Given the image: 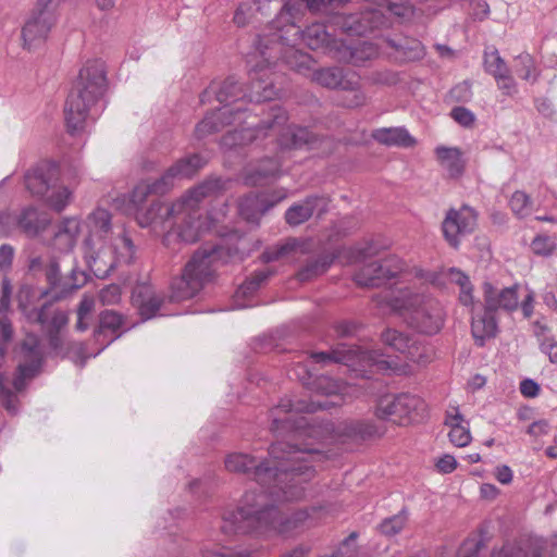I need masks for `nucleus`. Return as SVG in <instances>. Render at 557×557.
I'll use <instances>...</instances> for the list:
<instances>
[{
	"mask_svg": "<svg viewBox=\"0 0 557 557\" xmlns=\"http://www.w3.org/2000/svg\"><path fill=\"white\" fill-rule=\"evenodd\" d=\"M312 388L318 395L331 397V400L319 399L307 403L304 399H281L270 417L271 429L275 433L286 432L290 441L277 442L270 447V459L257 463L249 455L242 453L230 454L225 458V468L231 472L247 473L253 470L257 483L264 488L259 495L247 492L236 510H226L222 517L221 531L226 535L256 532L259 534H287L308 519L307 511L284 515L269 504L299 499L304 496V484L314 475L313 462L321 458L315 443L329 438L352 436L362 437L375 435L372 428L363 429V424L338 426L322 424L318 418L306 416L318 409H329L338 406L347 395L348 386L329 376H318L312 382Z\"/></svg>",
	"mask_w": 557,
	"mask_h": 557,
	"instance_id": "obj_1",
	"label": "nucleus"
},
{
	"mask_svg": "<svg viewBox=\"0 0 557 557\" xmlns=\"http://www.w3.org/2000/svg\"><path fill=\"white\" fill-rule=\"evenodd\" d=\"M301 18V4L297 0H285L265 32L258 36L257 49L264 62L274 65L281 60L290 70L307 74L314 61L310 54L295 48L299 40L308 48L322 50L335 59V49L339 48L342 40L333 38L321 23L300 30L298 23Z\"/></svg>",
	"mask_w": 557,
	"mask_h": 557,
	"instance_id": "obj_2",
	"label": "nucleus"
},
{
	"mask_svg": "<svg viewBox=\"0 0 557 557\" xmlns=\"http://www.w3.org/2000/svg\"><path fill=\"white\" fill-rule=\"evenodd\" d=\"M220 187V180L206 181L172 205L157 201L146 210L139 209L134 214L141 227H151L156 233L163 231L172 222V230L163 237L165 245L170 244L174 234L185 243H194L211 226V222L202 218L199 203L202 199L212 196Z\"/></svg>",
	"mask_w": 557,
	"mask_h": 557,
	"instance_id": "obj_3",
	"label": "nucleus"
},
{
	"mask_svg": "<svg viewBox=\"0 0 557 557\" xmlns=\"http://www.w3.org/2000/svg\"><path fill=\"white\" fill-rule=\"evenodd\" d=\"M251 64L250 76L252 79L251 89L246 94L234 77L226 78L219 86L212 84L210 91L216 95V100L221 107L205 116L196 126L198 137H205L214 132H219L228 124H242V115L246 112L247 99L249 102L269 101L276 97L277 92L272 87V83H265L263 77H268L271 71V63H267L260 57L258 49L248 60Z\"/></svg>",
	"mask_w": 557,
	"mask_h": 557,
	"instance_id": "obj_4",
	"label": "nucleus"
},
{
	"mask_svg": "<svg viewBox=\"0 0 557 557\" xmlns=\"http://www.w3.org/2000/svg\"><path fill=\"white\" fill-rule=\"evenodd\" d=\"M111 213L102 208L91 211L85 219L87 230L84 255L96 271H110L121 264H129L136 248L123 227L113 226Z\"/></svg>",
	"mask_w": 557,
	"mask_h": 557,
	"instance_id": "obj_5",
	"label": "nucleus"
},
{
	"mask_svg": "<svg viewBox=\"0 0 557 557\" xmlns=\"http://www.w3.org/2000/svg\"><path fill=\"white\" fill-rule=\"evenodd\" d=\"M384 302L408 326L421 334L434 335L444 326L446 314L443 306L416 284L391 290Z\"/></svg>",
	"mask_w": 557,
	"mask_h": 557,
	"instance_id": "obj_6",
	"label": "nucleus"
},
{
	"mask_svg": "<svg viewBox=\"0 0 557 557\" xmlns=\"http://www.w3.org/2000/svg\"><path fill=\"white\" fill-rule=\"evenodd\" d=\"M106 87L104 63L101 60L87 61L64 107L66 126L71 133L83 129L91 107L103 96Z\"/></svg>",
	"mask_w": 557,
	"mask_h": 557,
	"instance_id": "obj_7",
	"label": "nucleus"
},
{
	"mask_svg": "<svg viewBox=\"0 0 557 557\" xmlns=\"http://www.w3.org/2000/svg\"><path fill=\"white\" fill-rule=\"evenodd\" d=\"M270 116V120L263 121L261 124L253 125V123H250L248 127L235 128L228 132L223 136L221 145L226 149H233L252 143L261 134L268 136V132L278 134V146L281 149L299 148L311 141V133L306 127H282L287 117L285 111L281 108H271Z\"/></svg>",
	"mask_w": 557,
	"mask_h": 557,
	"instance_id": "obj_8",
	"label": "nucleus"
},
{
	"mask_svg": "<svg viewBox=\"0 0 557 557\" xmlns=\"http://www.w3.org/2000/svg\"><path fill=\"white\" fill-rule=\"evenodd\" d=\"M240 248L234 250L224 246L203 247L196 251L190 261L186 264L181 277L172 283V298L177 301L186 300L196 296L202 286L210 282L214 273V263L222 260L224 255L234 257L239 253Z\"/></svg>",
	"mask_w": 557,
	"mask_h": 557,
	"instance_id": "obj_9",
	"label": "nucleus"
},
{
	"mask_svg": "<svg viewBox=\"0 0 557 557\" xmlns=\"http://www.w3.org/2000/svg\"><path fill=\"white\" fill-rule=\"evenodd\" d=\"M386 13L397 18H409L413 15L412 5L406 0H381L377 9H367L359 13L336 15L334 25L348 35L362 36L387 24Z\"/></svg>",
	"mask_w": 557,
	"mask_h": 557,
	"instance_id": "obj_10",
	"label": "nucleus"
},
{
	"mask_svg": "<svg viewBox=\"0 0 557 557\" xmlns=\"http://www.w3.org/2000/svg\"><path fill=\"white\" fill-rule=\"evenodd\" d=\"M315 363L326 366L333 362L344 363L357 370L356 367L374 369L382 373L406 374L407 366H399L394 360L386 358L375 350L344 349L338 347L329 352H315L311 355Z\"/></svg>",
	"mask_w": 557,
	"mask_h": 557,
	"instance_id": "obj_11",
	"label": "nucleus"
},
{
	"mask_svg": "<svg viewBox=\"0 0 557 557\" xmlns=\"http://www.w3.org/2000/svg\"><path fill=\"white\" fill-rule=\"evenodd\" d=\"M424 401L411 394L386 395L380 398L376 416L399 425H406L419 420L424 411Z\"/></svg>",
	"mask_w": 557,
	"mask_h": 557,
	"instance_id": "obj_12",
	"label": "nucleus"
},
{
	"mask_svg": "<svg viewBox=\"0 0 557 557\" xmlns=\"http://www.w3.org/2000/svg\"><path fill=\"white\" fill-rule=\"evenodd\" d=\"M414 277L423 283H429L437 288L445 289L449 285L459 287L458 300L465 307L474 306L473 285L470 277L457 268L442 269L437 272H429L414 269Z\"/></svg>",
	"mask_w": 557,
	"mask_h": 557,
	"instance_id": "obj_13",
	"label": "nucleus"
},
{
	"mask_svg": "<svg viewBox=\"0 0 557 557\" xmlns=\"http://www.w3.org/2000/svg\"><path fill=\"white\" fill-rule=\"evenodd\" d=\"M61 0H38V11L29 16L22 29L25 49L32 51L45 42L54 22L50 7H54Z\"/></svg>",
	"mask_w": 557,
	"mask_h": 557,
	"instance_id": "obj_14",
	"label": "nucleus"
},
{
	"mask_svg": "<svg viewBox=\"0 0 557 557\" xmlns=\"http://www.w3.org/2000/svg\"><path fill=\"white\" fill-rule=\"evenodd\" d=\"M17 359L18 364L13 386L20 392L25 387L27 380L39 373L42 364L44 355L37 336H26L17 352Z\"/></svg>",
	"mask_w": 557,
	"mask_h": 557,
	"instance_id": "obj_15",
	"label": "nucleus"
},
{
	"mask_svg": "<svg viewBox=\"0 0 557 557\" xmlns=\"http://www.w3.org/2000/svg\"><path fill=\"white\" fill-rule=\"evenodd\" d=\"M476 226V213L468 207L450 209L442 223V231L447 243L457 248L463 236L472 233Z\"/></svg>",
	"mask_w": 557,
	"mask_h": 557,
	"instance_id": "obj_16",
	"label": "nucleus"
},
{
	"mask_svg": "<svg viewBox=\"0 0 557 557\" xmlns=\"http://www.w3.org/2000/svg\"><path fill=\"white\" fill-rule=\"evenodd\" d=\"M403 270L404 262L398 257L393 256L362 267L354 278L360 286L377 287L385 281L397 276Z\"/></svg>",
	"mask_w": 557,
	"mask_h": 557,
	"instance_id": "obj_17",
	"label": "nucleus"
},
{
	"mask_svg": "<svg viewBox=\"0 0 557 557\" xmlns=\"http://www.w3.org/2000/svg\"><path fill=\"white\" fill-rule=\"evenodd\" d=\"M312 82L329 89H356L358 87V75L352 72H344L337 66L313 70V64L307 74Z\"/></svg>",
	"mask_w": 557,
	"mask_h": 557,
	"instance_id": "obj_18",
	"label": "nucleus"
},
{
	"mask_svg": "<svg viewBox=\"0 0 557 557\" xmlns=\"http://www.w3.org/2000/svg\"><path fill=\"white\" fill-rule=\"evenodd\" d=\"M287 197L286 189H280L271 197L264 194H251L243 198L238 205L239 214L250 223H257L259 219L273 206Z\"/></svg>",
	"mask_w": 557,
	"mask_h": 557,
	"instance_id": "obj_19",
	"label": "nucleus"
},
{
	"mask_svg": "<svg viewBox=\"0 0 557 557\" xmlns=\"http://www.w3.org/2000/svg\"><path fill=\"white\" fill-rule=\"evenodd\" d=\"M382 341L389 348L406 355L407 359L412 362L424 363L426 361L425 347L403 332L386 330L382 334Z\"/></svg>",
	"mask_w": 557,
	"mask_h": 557,
	"instance_id": "obj_20",
	"label": "nucleus"
},
{
	"mask_svg": "<svg viewBox=\"0 0 557 557\" xmlns=\"http://www.w3.org/2000/svg\"><path fill=\"white\" fill-rule=\"evenodd\" d=\"M57 177V168L53 163L42 162L29 169L24 176L26 188L38 197H44L49 190L50 185Z\"/></svg>",
	"mask_w": 557,
	"mask_h": 557,
	"instance_id": "obj_21",
	"label": "nucleus"
},
{
	"mask_svg": "<svg viewBox=\"0 0 557 557\" xmlns=\"http://www.w3.org/2000/svg\"><path fill=\"white\" fill-rule=\"evenodd\" d=\"M484 305L488 310L494 312L498 309L506 311H513L518 308L519 298L517 294V286L505 287L498 289L491 283L483 284Z\"/></svg>",
	"mask_w": 557,
	"mask_h": 557,
	"instance_id": "obj_22",
	"label": "nucleus"
},
{
	"mask_svg": "<svg viewBox=\"0 0 557 557\" xmlns=\"http://www.w3.org/2000/svg\"><path fill=\"white\" fill-rule=\"evenodd\" d=\"M132 299L145 320L154 317L163 301L152 285L148 283L138 284L133 290Z\"/></svg>",
	"mask_w": 557,
	"mask_h": 557,
	"instance_id": "obj_23",
	"label": "nucleus"
},
{
	"mask_svg": "<svg viewBox=\"0 0 557 557\" xmlns=\"http://www.w3.org/2000/svg\"><path fill=\"white\" fill-rule=\"evenodd\" d=\"M206 163L207 160L199 154L183 158L161 176V182L170 189L175 181L194 176Z\"/></svg>",
	"mask_w": 557,
	"mask_h": 557,
	"instance_id": "obj_24",
	"label": "nucleus"
},
{
	"mask_svg": "<svg viewBox=\"0 0 557 557\" xmlns=\"http://www.w3.org/2000/svg\"><path fill=\"white\" fill-rule=\"evenodd\" d=\"M470 308L472 310V336L479 346H483L485 341L494 337L497 332V322L494 315V311L488 310L485 305L484 309L479 312H473V307Z\"/></svg>",
	"mask_w": 557,
	"mask_h": 557,
	"instance_id": "obj_25",
	"label": "nucleus"
},
{
	"mask_svg": "<svg viewBox=\"0 0 557 557\" xmlns=\"http://www.w3.org/2000/svg\"><path fill=\"white\" fill-rule=\"evenodd\" d=\"M79 232L81 221L77 218H64L53 236L54 248L63 252L71 251L76 245Z\"/></svg>",
	"mask_w": 557,
	"mask_h": 557,
	"instance_id": "obj_26",
	"label": "nucleus"
},
{
	"mask_svg": "<svg viewBox=\"0 0 557 557\" xmlns=\"http://www.w3.org/2000/svg\"><path fill=\"white\" fill-rule=\"evenodd\" d=\"M376 54L377 49L372 44L366 41L352 47L342 40L339 48L335 49V60L354 65H361L364 61L374 58Z\"/></svg>",
	"mask_w": 557,
	"mask_h": 557,
	"instance_id": "obj_27",
	"label": "nucleus"
},
{
	"mask_svg": "<svg viewBox=\"0 0 557 557\" xmlns=\"http://www.w3.org/2000/svg\"><path fill=\"white\" fill-rule=\"evenodd\" d=\"M326 200L322 197H308L302 202L292 206L285 213L286 222L289 225H299L309 220L314 211L319 209L320 212L325 210Z\"/></svg>",
	"mask_w": 557,
	"mask_h": 557,
	"instance_id": "obj_28",
	"label": "nucleus"
},
{
	"mask_svg": "<svg viewBox=\"0 0 557 557\" xmlns=\"http://www.w3.org/2000/svg\"><path fill=\"white\" fill-rule=\"evenodd\" d=\"M436 160L449 177H459L465 170L462 152L457 147L437 146L434 149Z\"/></svg>",
	"mask_w": 557,
	"mask_h": 557,
	"instance_id": "obj_29",
	"label": "nucleus"
},
{
	"mask_svg": "<svg viewBox=\"0 0 557 557\" xmlns=\"http://www.w3.org/2000/svg\"><path fill=\"white\" fill-rule=\"evenodd\" d=\"M18 227L29 237H35L44 232L51 220L47 213L40 212L34 207H27L18 214Z\"/></svg>",
	"mask_w": 557,
	"mask_h": 557,
	"instance_id": "obj_30",
	"label": "nucleus"
},
{
	"mask_svg": "<svg viewBox=\"0 0 557 557\" xmlns=\"http://www.w3.org/2000/svg\"><path fill=\"white\" fill-rule=\"evenodd\" d=\"M373 138L386 146L412 147L416 139L404 127L379 128L372 134Z\"/></svg>",
	"mask_w": 557,
	"mask_h": 557,
	"instance_id": "obj_31",
	"label": "nucleus"
},
{
	"mask_svg": "<svg viewBox=\"0 0 557 557\" xmlns=\"http://www.w3.org/2000/svg\"><path fill=\"white\" fill-rule=\"evenodd\" d=\"M169 189L165 184H162L161 177L153 182H141L135 186L131 194V205L134 213L141 209V205L145 202L146 198L150 194H164Z\"/></svg>",
	"mask_w": 557,
	"mask_h": 557,
	"instance_id": "obj_32",
	"label": "nucleus"
},
{
	"mask_svg": "<svg viewBox=\"0 0 557 557\" xmlns=\"http://www.w3.org/2000/svg\"><path fill=\"white\" fill-rule=\"evenodd\" d=\"M42 198L49 208L55 212H62L73 199V189L65 185L52 183L50 190Z\"/></svg>",
	"mask_w": 557,
	"mask_h": 557,
	"instance_id": "obj_33",
	"label": "nucleus"
},
{
	"mask_svg": "<svg viewBox=\"0 0 557 557\" xmlns=\"http://www.w3.org/2000/svg\"><path fill=\"white\" fill-rule=\"evenodd\" d=\"M280 173V163L276 160L265 159L253 172L246 175L245 181L250 185L262 184L263 181L274 177Z\"/></svg>",
	"mask_w": 557,
	"mask_h": 557,
	"instance_id": "obj_34",
	"label": "nucleus"
},
{
	"mask_svg": "<svg viewBox=\"0 0 557 557\" xmlns=\"http://www.w3.org/2000/svg\"><path fill=\"white\" fill-rule=\"evenodd\" d=\"M513 70L524 81L534 83L537 79L535 61L529 53H521L515 58Z\"/></svg>",
	"mask_w": 557,
	"mask_h": 557,
	"instance_id": "obj_35",
	"label": "nucleus"
},
{
	"mask_svg": "<svg viewBox=\"0 0 557 557\" xmlns=\"http://www.w3.org/2000/svg\"><path fill=\"white\" fill-rule=\"evenodd\" d=\"M271 4V1H264L261 3V0H253V4L251 3H242L234 14V22L238 26H245L250 17L253 15V12H260L262 15L264 14V10Z\"/></svg>",
	"mask_w": 557,
	"mask_h": 557,
	"instance_id": "obj_36",
	"label": "nucleus"
},
{
	"mask_svg": "<svg viewBox=\"0 0 557 557\" xmlns=\"http://www.w3.org/2000/svg\"><path fill=\"white\" fill-rule=\"evenodd\" d=\"M509 206L512 212L520 216H528L532 212V201L530 197L521 190H517L512 194Z\"/></svg>",
	"mask_w": 557,
	"mask_h": 557,
	"instance_id": "obj_37",
	"label": "nucleus"
},
{
	"mask_svg": "<svg viewBox=\"0 0 557 557\" xmlns=\"http://www.w3.org/2000/svg\"><path fill=\"white\" fill-rule=\"evenodd\" d=\"M272 273L268 270L256 272L249 280H247L236 292V296H247L257 290L260 285L268 280Z\"/></svg>",
	"mask_w": 557,
	"mask_h": 557,
	"instance_id": "obj_38",
	"label": "nucleus"
},
{
	"mask_svg": "<svg viewBox=\"0 0 557 557\" xmlns=\"http://www.w3.org/2000/svg\"><path fill=\"white\" fill-rule=\"evenodd\" d=\"M484 64L486 72L493 75L494 78L509 71L507 64L505 63V61L502 59L497 51L486 53Z\"/></svg>",
	"mask_w": 557,
	"mask_h": 557,
	"instance_id": "obj_39",
	"label": "nucleus"
},
{
	"mask_svg": "<svg viewBox=\"0 0 557 557\" xmlns=\"http://www.w3.org/2000/svg\"><path fill=\"white\" fill-rule=\"evenodd\" d=\"M332 260L326 258L318 259L309 262L299 273L298 277L300 281L310 280L312 276L322 274L330 267Z\"/></svg>",
	"mask_w": 557,
	"mask_h": 557,
	"instance_id": "obj_40",
	"label": "nucleus"
},
{
	"mask_svg": "<svg viewBox=\"0 0 557 557\" xmlns=\"http://www.w3.org/2000/svg\"><path fill=\"white\" fill-rule=\"evenodd\" d=\"M122 325V317L114 311H104L100 317V326L98 333L106 331H117Z\"/></svg>",
	"mask_w": 557,
	"mask_h": 557,
	"instance_id": "obj_41",
	"label": "nucleus"
},
{
	"mask_svg": "<svg viewBox=\"0 0 557 557\" xmlns=\"http://www.w3.org/2000/svg\"><path fill=\"white\" fill-rule=\"evenodd\" d=\"M406 516L403 513H399L397 516H394L389 519L384 520L381 523V531L382 533L386 535H395L398 532H400L406 523Z\"/></svg>",
	"mask_w": 557,
	"mask_h": 557,
	"instance_id": "obj_42",
	"label": "nucleus"
},
{
	"mask_svg": "<svg viewBox=\"0 0 557 557\" xmlns=\"http://www.w3.org/2000/svg\"><path fill=\"white\" fill-rule=\"evenodd\" d=\"M122 290L121 287L116 284L108 285L102 288L99 293V299L102 305L110 306L115 305L121 300Z\"/></svg>",
	"mask_w": 557,
	"mask_h": 557,
	"instance_id": "obj_43",
	"label": "nucleus"
},
{
	"mask_svg": "<svg viewBox=\"0 0 557 557\" xmlns=\"http://www.w3.org/2000/svg\"><path fill=\"white\" fill-rule=\"evenodd\" d=\"M449 441L457 447H465L471 442V434L466 425H460L450 429Z\"/></svg>",
	"mask_w": 557,
	"mask_h": 557,
	"instance_id": "obj_44",
	"label": "nucleus"
},
{
	"mask_svg": "<svg viewBox=\"0 0 557 557\" xmlns=\"http://www.w3.org/2000/svg\"><path fill=\"white\" fill-rule=\"evenodd\" d=\"M531 249L539 256H549L555 249V243L547 236H536L531 243Z\"/></svg>",
	"mask_w": 557,
	"mask_h": 557,
	"instance_id": "obj_45",
	"label": "nucleus"
},
{
	"mask_svg": "<svg viewBox=\"0 0 557 557\" xmlns=\"http://www.w3.org/2000/svg\"><path fill=\"white\" fill-rule=\"evenodd\" d=\"M202 557H248L249 552L244 549L236 553L228 552L225 547H208L201 550Z\"/></svg>",
	"mask_w": 557,
	"mask_h": 557,
	"instance_id": "obj_46",
	"label": "nucleus"
},
{
	"mask_svg": "<svg viewBox=\"0 0 557 557\" xmlns=\"http://www.w3.org/2000/svg\"><path fill=\"white\" fill-rule=\"evenodd\" d=\"M18 214L11 211H3L0 213V230L3 234L8 235L18 227Z\"/></svg>",
	"mask_w": 557,
	"mask_h": 557,
	"instance_id": "obj_47",
	"label": "nucleus"
},
{
	"mask_svg": "<svg viewBox=\"0 0 557 557\" xmlns=\"http://www.w3.org/2000/svg\"><path fill=\"white\" fill-rule=\"evenodd\" d=\"M450 115L458 124L465 127L471 126L475 121L474 114L463 107L453 109Z\"/></svg>",
	"mask_w": 557,
	"mask_h": 557,
	"instance_id": "obj_48",
	"label": "nucleus"
},
{
	"mask_svg": "<svg viewBox=\"0 0 557 557\" xmlns=\"http://www.w3.org/2000/svg\"><path fill=\"white\" fill-rule=\"evenodd\" d=\"M24 293H27V290L22 289L20 292V308L27 315L28 320L37 322L44 326L47 323L46 308L44 307L40 310L34 309L32 311H28L27 307L24 305V302L22 300Z\"/></svg>",
	"mask_w": 557,
	"mask_h": 557,
	"instance_id": "obj_49",
	"label": "nucleus"
},
{
	"mask_svg": "<svg viewBox=\"0 0 557 557\" xmlns=\"http://www.w3.org/2000/svg\"><path fill=\"white\" fill-rule=\"evenodd\" d=\"M0 395L2 398V404L8 412L16 413L17 411V398L10 391L3 387V379L0 375Z\"/></svg>",
	"mask_w": 557,
	"mask_h": 557,
	"instance_id": "obj_50",
	"label": "nucleus"
},
{
	"mask_svg": "<svg viewBox=\"0 0 557 557\" xmlns=\"http://www.w3.org/2000/svg\"><path fill=\"white\" fill-rule=\"evenodd\" d=\"M457 465L456 458L449 454L438 457L435 462L436 470L443 474L451 473L457 468Z\"/></svg>",
	"mask_w": 557,
	"mask_h": 557,
	"instance_id": "obj_51",
	"label": "nucleus"
},
{
	"mask_svg": "<svg viewBox=\"0 0 557 557\" xmlns=\"http://www.w3.org/2000/svg\"><path fill=\"white\" fill-rule=\"evenodd\" d=\"M497 82V86L505 95L511 96L517 92V84L510 72L502 74L500 76L495 78Z\"/></svg>",
	"mask_w": 557,
	"mask_h": 557,
	"instance_id": "obj_52",
	"label": "nucleus"
},
{
	"mask_svg": "<svg viewBox=\"0 0 557 557\" xmlns=\"http://www.w3.org/2000/svg\"><path fill=\"white\" fill-rule=\"evenodd\" d=\"M540 348L548 356L550 362L557 363V342L554 338H543L540 343Z\"/></svg>",
	"mask_w": 557,
	"mask_h": 557,
	"instance_id": "obj_53",
	"label": "nucleus"
},
{
	"mask_svg": "<svg viewBox=\"0 0 557 557\" xmlns=\"http://www.w3.org/2000/svg\"><path fill=\"white\" fill-rule=\"evenodd\" d=\"M540 385L532 379H524L520 383V393L527 398H534L540 394Z\"/></svg>",
	"mask_w": 557,
	"mask_h": 557,
	"instance_id": "obj_54",
	"label": "nucleus"
},
{
	"mask_svg": "<svg viewBox=\"0 0 557 557\" xmlns=\"http://www.w3.org/2000/svg\"><path fill=\"white\" fill-rule=\"evenodd\" d=\"M534 304H535L534 292L529 289L528 294L524 296V298L521 301V311H522L524 318L529 319L532 317V314L534 312Z\"/></svg>",
	"mask_w": 557,
	"mask_h": 557,
	"instance_id": "obj_55",
	"label": "nucleus"
},
{
	"mask_svg": "<svg viewBox=\"0 0 557 557\" xmlns=\"http://www.w3.org/2000/svg\"><path fill=\"white\" fill-rule=\"evenodd\" d=\"M306 2L310 11L319 12L326 9L329 5L342 3L346 0H302Z\"/></svg>",
	"mask_w": 557,
	"mask_h": 557,
	"instance_id": "obj_56",
	"label": "nucleus"
},
{
	"mask_svg": "<svg viewBox=\"0 0 557 557\" xmlns=\"http://www.w3.org/2000/svg\"><path fill=\"white\" fill-rule=\"evenodd\" d=\"M495 478L502 484H509L513 479V472L508 466L502 465L495 469Z\"/></svg>",
	"mask_w": 557,
	"mask_h": 557,
	"instance_id": "obj_57",
	"label": "nucleus"
},
{
	"mask_svg": "<svg viewBox=\"0 0 557 557\" xmlns=\"http://www.w3.org/2000/svg\"><path fill=\"white\" fill-rule=\"evenodd\" d=\"M548 431L549 423L546 420L535 421L528 429V433L536 437L547 434Z\"/></svg>",
	"mask_w": 557,
	"mask_h": 557,
	"instance_id": "obj_58",
	"label": "nucleus"
},
{
	"mask_svg": "<svg viewBox=\"0 0 557 557\" xmlns=\"http://www.w3.org/2000/svg\"><path fill=\"white\" fill-rule=\"evenodd\" d=\"M293 249V245L287 243L280 248H276L274 251H267L263 253V259L267 262L278 259L280 257L285 256Z\"/></svg>",
	"mask_w": 557,
	"mask_h": 557,
	"instance_id": "obj_59",
	"label": "nucleus"
},
{
	"mask_svg": "<svg viewBox=\"0 0 557 557\" xmlns=\"http://www.w3.org/2000/svg\"><path fill=\"white\" fill-rule=\"evenodd\" d=\"M453 94L456 99L461 100V101H467L471 97L470 84L467 82H463V83L457 85L453 89Z\"/></svg>",
	"mask_w": 557,
	"mask_h": 557,
	"instance_id": "obj_60",
	"label": "nucleus"
},
{
	"mask_svg": "<svg viewBox=\"0 0 557 557\" xmlns=\"http://www.w3.org/2000/svg\"><path fill=\"white\" fill-rule=\"evenodd\" d=\"M13 248L10 245H2L0 247V268H8L11 265L13 259Z\"/></svg>",
	"mask_w": 557,
	"mask_h": 557,
	"instance_id": "obj_61",
	"label": "nucleus"
},
{
	"mask_svg": "<svg viewBox=\"0 0 557 557\" xmlns=\"http://www.w3.org/2000/svg\"><path fill=\"white\" fill-rule=\"evenodd\" d=\"M445 421L450 429L463 425V418L457 408H454L451 411L447 412Z\"/></svg>",
	"mask_w": 557,
	"mask_h": 557,
	"instance_id": "obj_62",
	"label": "nucleus"
},
{
	"mask_svg": "<svg viewBox=\"0 0 557 557\" xmlns=\"http://www.w3.org/2000/svg\"><path fill=\"white\" fill-rule=\"evenodd\" d=\"M354 91L352 99L347 102L348 107H361L366 103L367 97L366 94L360 90L359 86L356 89H349Z\"/></svg>",
	"mask_w": 557,
	"mask_h": 557,
	"instance_id": "obj_63",
	"label": "nucleus"
},
{
	"mask_svg": "<svg viewBox=\"0 0 557 557\" xmlns=\"http://www.w3.org/2000/svg\"><path fill=\"white\" fill-rule=\"evenodd\" d=\"M95 301L90 297H84L82 301L79 302V307L77 310V315H85L88 317V314L94 309Z\"/></svg>",
	"mask_w": 557,
	"mask_h": 557,
	"instance_id": "obj_64",
	"label": "nucleus"
}]
</instances>
